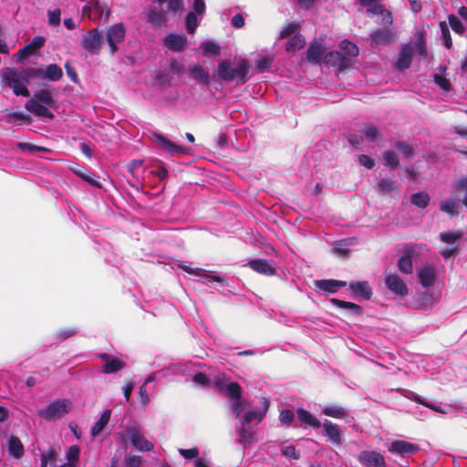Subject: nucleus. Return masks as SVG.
Listing matches in <instances>:
<instances>
[{
  "label": "nucleus",
  "mask_w": 467,
  "mask_h": 467,
  "mask_svg": "<svg viewBox=\"0 0 467 467\" xmlns=\"http://www.w3.org/2000/svg\"><path fill=\"white\" fill-rule=\"evenodd\" d=\"M248 73L249 63L244 58L238 61L236 68H233L231 67V62L228 59H223L218 64V77L225 82H231L234 79H236L237 84L244 85L250 78Z\"/></svg>",
  "instance_id": "f257e3e1"
},
{
  "label": "nucleus",
  "mask_w": 467,
  "mask_h": 467,
  "mask_svg": "<svg viewBox=\"0 0 467 467\" xmlns=\"http://www.w3.org/2000/svg\"><path fill=\"white\" fill-rule=\"evenodd\" d=\"M5 84L13 89L16 96L29 97L30 91L27 88V79L24 78L19 69L6 67L3 72Z\"/></svg>",
  "instance_id": "f03ea898"
},
{
  "label": "nucleus",
  "mask_w": 467,
  "mask_h": 467,
  "mask_svg": "<svg viewBox=\"0 0 467 467\" xmlns=\"http://www.w3.org/2000/svg\"><path fill=\"white\" fill-rule=\"evenodd\" d=\"M71 408V402L67 400H57L47 408L39 410L37 415L48 421L56 420L66 415Z\"/></svg>",
  "instance_id": "7ed1b4c3"
},
{
  "label": "nucleus",
  "mask_w": 467,
  "mask_h": 467,
  "mask_svg": "<svg viewBox=\"0 0 467 467\" xmlns=\"http://www.w3.org/2000/svg\"><path fill=\"white\" fill-rule=\"evenodd\" d=\"M104 42L103 35L99 29L89 30L81 41V46L90 54H98L102 47Z\"/></svg>",
  "instance_id": "20e7f679"
},
{
  "label": "nucleus",
  "mask_w": 467,
  "mask_h": 467,
  "mask_svg": "<svg viewBox=\"0 0 467 467\" xmlns=\"http://www.w3.org/2000/svg\"><path fill=\"white\" fill-rule=\"evenodd\" d=\"M261 403L263 408H256L245 412L244 415L243 425L253 427L254 425H257L263 420L269 408V400L263 397L261 398Z\"/></svg>",
  "instance_id": "39448f33"
},
{
  "label": "nucleus",
  "mask_w": 467,
  "mask_h": 467,
  "mask_svg": "<svg viewBox=\"0 0 467 467\" xmlns=\"http://www.w3.org/2000/svg\"><path fill=\"white\" fill-rule=\"evenodd\" d=\"M125 33L126 31L122 23L113 25L107 28L106 40L109 46L111 54H114L118 50L117 45L124 41Z\"/></svg>",
  "instance_id": "423d86ee"
},
{
  "label": "nucleus",
  "mask_w": 467,
  "mask_h": 467,
  "mask_svg": "<svg viewBox=\"0 0 467 467\" xmlns=\"http://www.w3.org/2000/svg\"><path fill=\"white\" fill-rule=\"evenodd\" d=\"M127 435L135 449L140 451H150L153 450V444L147 440L143 433L137 428L131 427L127 429Z\"/></svg>",
  "instance_id": "0eeeda50"
},
{
  "label": "nucleus",
  "mask_w": 467,
  "mask_h": 467,
  "mask_svg": "<svg viewBox=\"0 0 467 467\" xmlns=\"http://www.w3.org/2000/svg\"><path fill=\"white\" fill-rule=\"evenodd\" d=\"M385 285L393 294L405 297L409 294L407 285L398 274H386Z\"/></svg>",
  "instance_id": "6e6552de"
},
{
  "label": "nucleus",
  "mask_w": 467,
  "mask_h": 467,
  "mask_svg": "<svg viewBox=\"0 0 467 467\" xmlns=\"http://www.w3.org/2000/svg\"><path fill=\"white\" fill-rule=\"evenodd\" d=\"M97 357L104 362L100 369L104 374L116 373L126 366L125 362L108 353H99Z\"/></svg>",
  "instance_id": "1a4fd4ad"
},
{
  "label": "nucleus",
  "mask_w": 467,
  "mask_h": 467,
  "mask_svg": "<svg viewBox=\"0 0 467 467\" xmlns=\"http://www.w3.org/2000/svg\"><path fill=\"white\" fill-rule=\"evenodd\" d=\"M358 460L366 467H386L384 457L374 451H362Z\"/></svg>",
  "instance_id": "9d476101"
},
{
  "label": "nucleus",
  "mask_w": 467,
  "mask_h": 467,
  "mask_svg": "<svg viewBox=\"0 0 467 467\" xmlns=\"http://www.w3.org/2000/svg\"><path fill=\"white\" fill-rule=\"evenodd\" d=\"M420 448L417 444L410 443L406 441H395L391 443L389 451L401 456H410L419 451Z\"/></svg>",
  "instance_id": "9b49d317"
},
{
  "label": "nucleus",
  "mask_w": 467,
  "mask_h": 467,
  "mask_svg": "<svg viewBox=\"0 0 467 467\" xmlns=\"http://www.w3.org/2000/svg\"><path fill=\"white\" fill-rule=\"evenodd\" d=\"M187 43V36L184 34H168L164 39V46L174 52L182 51Z\"/></svg>",
  "instance_id": "f8f14e48"
},
{
  "label": "nucleus",
  "mask_w": 467,
  "mask_h": 467,
  "mask_svg": "<svg viewBox=\"0 0 467 467\" xmlns=\"http://www.w3.org/2000/svg\"><path fill=\"white\" fill-rule=\"evenodd\" d=\"M418 277L420 284L429 288L434 285L436 278V272L433 265L430 264L424 265L422 267L418 269Z\"/></svg>",
  "instance_id": "ddd939ff"
},
{
  "label": "nucleus",
  "mask_w": 467,
  "mask_h": 467,
  "mask_svg": "<svg viewBox=\"0 0 467 467\" xmlns=\"http://www.w3.org/2000/svg\"><path fill=\"white\" fill-rule=\"evenodd\" d=\"M347 282L335 279L315 280L314 286L324 293L335 294L338 289L345 287Z\"/></svg>",
  "instance_id": "4468645a"
},
{
  "label": "nucleus",
  "mask_w": 467,
  "mask_h": 467,
  "mask_svg": "<svg viewBox=\"0 0 467 467\" xmlns=\"http://www.w3.org/2000/svg\"><path fill=\"white\" fill-rule=\"evenodd\" d=\"M321 427L323 428L324 434L333 444H341L343 433L337 424L327 420L323 424H321Z\"/></svg>",
  "instance_id": "2eb2a0df"
},
{
  "label": "nucleus",
  "mask_w": 467,
  "mask_h": 467,
  "mask_svg": "<svg viewBox=\"0 0 467 467\" xmlns=\"http://www.w3.org/2000/svg\"><path fill=\"white\" fill-rule=\"evenodd\" d=\"M25 108L26 110L37 117H45L50 119H54V114L47 109V107L43 105V103L36 101L35 99H29L26 102Z\"/></svg>",
  "instance_id": "dca6fc26"
},
{
  "label": "nucleus",
  "mask_w": 467,
  "mask_h": 467,
  "mask_svg": "<svg viewBox=\"0 0 467 467\" xmlns=\"http://www.w3.org/2000/svg\"><path fill=\"white\" fill-rule=\"evenodd\" d=\"M45 45V38L43 36H36L31 43L20 48L15 55L18 61L28 57L34 53L35 50L43 47Z\"/></svg>",
  "instance_id": "f3484780"
},
{
  "label": "nucleus",
  "mask_w": 467,
  "mask_h": 467,
  "mask_svg": "<svg viewBox=\"0 0 467 467\" xmlns=\"http://www.w3.org/2000/svg\"><path fill=\"white\" fill-rule=\"evenodd\" d=\"M348 288L355 296L366 300H369L373 294L368 281L351 282Z\"/></svg>",
  "instance_id": "a211bd4d"
},
{
  "label": "nucleus",
  "mask_w": 467,
  "mask_h": 467,
  "mask_svg": "<svg viewBox=\"0 0 467 467\" xmlns=\"http://www.w3.org/2000/svg\"><path fill=\"white\" fill-rule=\"evenodd\" d=\"M324 51L325 49L321 42L314 40L313 42L310 43L306 52L307 61L312 64H319L324 55Z\"/></svg>",
  "instance_id": "6ab92c4d"
},
{
  "label": "nucleus",
  "mask_w": 467,
  "mask_h": 467,
  "mask_svg": "<svg viewBox=\"0 0 467 467\" xmlns=\"http://www.w3.org/2000/svg\"><path fill=\"white\" fill-rule=\"evenodd\" d=\"M370 36L371 46L387 45L393 39V32L389 28H381L373 31Z\"/></svg>",
  "instance_id": "aec40b11"
},
{
  "label": "nucleus",
  "mask_w": 467,
  "mask_h": 467,
  "mask_svg": "<svg viewBox=\"0 0 467 467\" xmlns=\"http://www.w3.org/2000/svg\"><path fill=\"white\" fill-rule=\"evenodd\" d=\"M72 171L77 176H78L79 178H81L83 181L87 182L90 185H92L96 188H99V189L102 188V184L99 182V177L95 175L94 173L88 171L86 168L78 167V168L72 169Z\"/></svg>",
  "instance_id": "412c9836"
},
{
  "label": "nucleus",
  "mask_w": 467,
  "mask_h": 467,
  "mask_svg": "<svg viewBox=\"0 0 467 467\" xmlns=\"http://www.w3.org/2000/svg\"><path fill=\"white\" fill-rule=\"evenodd\" d=\"M249 266L255 272L265 275H273L275 268L265 259H253L249 261Z\"/></svg>",
  "instance_id": "4be33fe9"
},
{
  "label": "nucleus",
  "mask_w": 467,
  "mask_h": 467,
  "mask_svg": "<svg viewBox=\"0 0 467 467\" xmlns=\"http://www.w3.org/2000/svg\"><path fill=\"white\" fill-rule=\"evenodd\" d=\"M412 47L409 45L404 46L399 55L396 62V67L400 70H404L410 67L412 59Z\"/></svg>",
  "instance_id": "5701e85b"
},
{
  "label": "nucleus",
  "mask_w": 467,
  "mask_h": 467,
  "mask_svg": "<svg viewBox=\"0 0 467 467\" xmlns=\"http://www.w3.org/2000/svg\"><path fill=\"white\" fill-rule=\"evenodd\" d=\"M296 414L302 425L310 426L315 429L321 427V422L306 410L298 408Z\"/></svg>",
  "instance_id": "b1692460"
},
{
  "label": "nucleus",
  "mask_w": 467,
  "mask_h": 467,
  "mask_svg": "<svg viewBox=\"0 0 467 467\" xmlns=\"http://www.w3.org/2000/svg\"><path fill=\"white\" fill-rule=\"evenodd\" d=\"M155 138L158 140V142L160 143V145L162 146L163 148L167 149L171 155H173L175 152L181 153V154L188 153V150L184 147L176 145L175 143H173L172 141L168 140L163 135L156 134Z\"/></svg>",
  "instance_id": "393cba45"
},
{
  "label": "nucleus",
  "mask_w": 467,
  "mask_h": 467,
  "mask_svg": "<svg viewBox=\"0 0 467 467\" xmlns=\"http://www.w3.org/2000/svg\"><path fill=\"white\" fill-rule=\"evenodd\" d=\"M412 254V250H407L398 260V268L405 275H410L413 272Z\"/></svg>",
  "instance_id": "a878e982"
},
{
  "label": "nucleus",
  "mask_w": 467,
  "mask_h": 467,
  "mask_svg": "<svg viewBox=\"0 0 467 467\" xmlns=\"http://www.w3.org/2000/svg\"><path fill=\"white\" fill-rule=\"evenodd\" d=\"M63 77L62 68L57 64H49L46 69H42L41 78L50 81H57Z\"/></svg>",
  "instance_id": "bb28decb"
},
{
  "label": "nucleus",
  "mask_w": 467,
  "mask_h": 467,
  "mask_svg": "<svg viewBox=\"0 0 467 467\" xmlns=\"http://www.w3.org/2000/svg\"><path fill=\"white\" fill-rule=\"evenodd\" d=\"M330 302L334 306H336L339 308H343V309H347V310L350 311L351 314H353L355 316H361L363 313L362 307L356 303L348 302V301L340 300L337 298H331Z\"/></svg>",
  "instance_id": "cd10ccee"
},
{
  "label": "nucleus",
  "mask_w": 467,
  "mask_h": 467,
  "mask_svg": "<svg viewBox=\"0 0 467 467\" xmlns=\"http://www.w3.org/2000/svg\"><path fill=\"white\" fill-rule=\"evenodd\" d=\"M190 74L192 78L198 82H202L204 85H208L210 83L209 74L199 64L190 66Z\"/></svg>",
  "instance_id": "c85d7f7f"
},
{
  "label": "nucleus",
  "mask_w": 467,
  "mask_h": 467,
  "mask_svg": "<svg viewBox=\"0 0 467 467\" xmlns=\"http://www.w3.org/2000/svg\"><path fill=\"white\" fill-rule=\"evenodd\" d=\"M110 415H111L110 410H106L102 412L99 420L95 423V425L92 427V429L90 431V434L92 437L98 436L103 431V429L106 427V425L109 421Z\"/></svg>",
  "instance_id": "c756f323"
},
{
  "label": "nucleus",
  "mask_w": 467,
  "mask_h": 467,
  "mask_svg": "<svg viewBox=\"0 0 467 467\" xmlns=\"http://www.w3.org/2000/svg\"><path fill=\"white\" fill-rule=\"evenodd\" d=\"M146 21L153 26H160L166 21V15L162 10L150 8L146 12Z\"/></svg>",
  "instance_id": "7c9ffc66"
},
{
  "label": "nucleus",
  "mask_w": 467,
  "mask_h": 467,
  "mask_svg": "<svg viewBox=\"0 0 467 467\" xmlns=\"http://www.w3.org/2000/svg\"><path fill=\"white\" fill-rule=\"evenodd\" d=\"M377 188L379 192H380L383 194L390 193L393 192H400V187L397 184V182L389 178L380 180L377 184Z\"/></svg>",
  "instance_id": "2f4dec72"
},
{
  "label": "nucleus",
  "mask_w": 467,
  "mask_h": 467,
  "mask_svg": "<svg viewBox=\"0 0 467 467\" xmlns=\"http://www.w3.org/2000/svg\"><path fill=\"white\" fill-rule=\"evenodd\" d=\"M8 450L10 454L16 458H21L23 456L24 446L18 437L11 436L8 441Z\"/></svg>",
  "instance_id": "473e14b6"
},
{
  "label": "nucleus",
  "mask_w": 467,
  "mask_h": 467,
  "mask_svg": "<svg viewBox=\"0 0 467 467\" xmlns=\"http://www.w3.org/2000/svg\"><path fill=\"white\" fill-rule=\"evenodd\" d=\"M89 5L100 18L107 20L109 17L110 8L106 3H100L98 0H92L89 2Z\"/></svg>",
  "instance_id": "72a5a7b5"
},
{
  "label": "nucleus",
  "mask_w": 467,
  "mask_h": 467,
  "mask_svg": "<svg viewBox=\"0 0 467 467\" xmlns=\"http://www.w3.org/2000/svg\"><path fill=\"white\" fill-rule=\"evenodd\" d=\"M306 44L305 37L301 34H296L292 36L285 46V50L287 52H294L296 50H299L304 47Z\"/></svg>",
  "instance_id": "f704fd0d"
},
{
  "label": "nucleus",
  "mask_w": 467,
  "mask_h": 467,
  "mask_svg": "<svg viewBox=\"0 0 467 467\" xmlns=\"http://www.w3.org/2000/svg\"><path fill=\"white\" fill-rule=\"evenodd\" d=\"M322 411L325 415L336 419H344L348 414L346 410L339 405L326 406Z\"/></svg>",
  "instance_id": "c9c22d12"
},
{
  "label": "nucleus",
  "mask_w": 467,
  "mask_h": 467,
  "mask_svg": "<svg viewBox=\"0 0 467 467\" xmlns=\"http://www.w3.org/2000/svg\"><path fill=\"white\" fill-rule=\"evenodd\" d=\"M32 99H35L36 101L51 108L55 106V100L48 89H40L36 91Z\"/></svg>",
  "instance_id": "e433bc0d"
},
{
  "label": "nucleus",
  "mask_w": 467,
  "mask_h": 467,
  "mask_svg": "<svg viewBox=\"0 0 467 467\" xmlns=\"http://www.w3.org/2000/svg\"><path fill=\"white\" fill-rule=\"evenodd\" d=\"M410 202L419 208H425L430 202V196L425 192H416L411 195Z\"/></svg>",
  "instance_id": "4c0bfd02"
},
{
  "label": "nucleus",
  "mask_w": 467,
  "mask_h": 467,
  "mask_svg": "<svg viewBox=\"0 0 467 467\" xmlns=\"http://www.w3.org/2000/svg\"><path fill=\"white\" fill-rule=\"evenodd\" d=\"M226 394L232 400H240L242 398V388L237 382H230L226 386Z\"/></svg>",
  "instance_id": "58836bf2"
},
{
  "label": "nucleus",
  "mask_w": 467,
  "mask_h": 467,
  "mask_svg": "<svg viewBox=\"0 0 467 467\" xmlns=\"http://www.w3.org/2000/svg\"><path fill=\"white\" fill-rule=\"evenodd\" d=\"M341 57L339 51H330L324 56V62L338 70Z\"/></svg>",
  "instance_id": "ea45409f"
},
{
  "label": "nucleus",
  "mask_w": 467,
  "mask_h": 467,
  "mask_svg": "<svg viewBox=\"0 0 467 467\" xmlns=\"http://www.w3.org/2000/svg\"><path fill=\"white\" fill-rule=\"evenodd\" d=\"M340 49L348 56L356 57L358 55V47L348 39L340 42Z\"/></svg>",
  "instance_id": "a19ab883"
},
{
  "label": "nucleus",
  "mask_w": 467,
  "mask_h": 467,
  "mask_svg": "<svg viewBox=\"0 0 467 467\" xmlns=\"http://www.w3.org/2000/svg\"><path fill=\"white\" fill-rule=\"evenodd\" d=\"M399 159L397 154L392 150H386L383 153V165L389 166L392 169H395L399 166Z\"/></svg>",
  "instance_id": "79ce46f5"
},
{
  "label": "nucleus",
  "mask_w": 467,
  "mask_h": 467,
  "mask_svg": "<svg viewBox=\"0 0 467 467\" xmlns=\"http://www.w3.org/2000/svg\"><path fill=\"white\" fill-rule=\"evenodd\" d=\"M455 190L462 193V202L467 209V176L462 177L455 184Z\"/></svg>",
  "instance_id": "37998d69"
},
{
  "label": "nucleus",
  "mask_w": 467,
  "mask_h": 467,
  "mask_svg": "<svg viewBox=\"0 0 467 467\" xmlns=\"http://www.w3.org/2000/svg\"><path fill=\"white\" fill-rule=\"evenodd\" d=\"M441 210L451 216L458 213L457 202L454 199H448L441 204Z\"/></svg>",
  "instance_id": "c03bdc74"
},
{
  "label": "nucleus",
  "mask_w": 467,
  "mask_h": 467,
  "mask_svg": "<svg viewBox=\"0 0 467 467\" xmlns=\"http://www.w3.org/2000/svg\"><path fill=\"white\" fill-rule=\"evenodd\" d=\"M462 232H446L440 234V239L446 244H453L457 240L462 238Z\"/></svg>",
  "instance_id": "a18cd8bd"
},
{
  "label": "nucleus",
  "mask_w": 467,
  "mask_h": 467,
  "mask_svg": "<svg viewBox=\"0 0 467 467\" xmlns=\"http://www.w3.org/2000/svg\"><path fill=\"white\" fill-rule=\"evenodd\" d=\"M19 71L22 73L24 78L27 79L28 84L31 78H41L42 77V68L29 67L26 68L19 69Z\"/></svg>",
  "instance_id": "49530a36"
},
{
  "label": "nucleus",
  "mask_w": 467,
  "mask_h": 467,
  "mask_svg": "<svg viewBox=\"0 0 467 467\" xmlns=\"http://www.w3.org/2000/svg\"><path fill=\"white\" fill-rule=\"evenodd\" d=\"M448 21L451 29L457 34H462L465 30L462 23L455 15H449Z\"/></svg>",
  "instance_id": "de8ad7c7"
},
{
  "label": "nucleus",
  "mask_w": 467,
  "mask_h": 467,
  "mask_svg": "<svg viewBox=\"0 0 467 467\" xmlns=\"http://www.w3.org/2000/svg\"><path fill=\"white\" fill-rule=\"evenodd\" d=\"M186 30L189 34H193L198 27V20L196 14L193 12L188 13L186 16Z\"/></svg>",
  "instance_id": "09e8293b"
},
{
  "label": "nucleus",
  "mask_w": 467,
  "mask_h": 467,
  "mask_svg": "<svg viewBox=\"0 0 467 467\" xmlns=\"http://www.w3.org/2000/svg\"><path fill=\"white\" fill-rule=\"evenodd\" d=\"M440 27H441V37L442 39L444 40V46L450 49L452 46V41H451V33H450V30H449V27L446 24L445 21H441L440 23Z\"/></svg>",
  "instance_id": "8fccbe9b"
},
{
  "label": "nucleus",
  "mask_w": 467,
  "mask_h": 467,
  "mask_svg": "<svg viewBox=\"0 0 467 467\" xmlns=\"http://www.w3.org/2000/svg\"><path fill=\"white\" fill-rule=\"evenodd\" d=\"M299 29V25L296 22L289 23L279 34V39H285L295 34Z\"/></svg>",
  "instance_id": "3c124183"
},
{
  "label": "nucleus",
  "mask_w": 467,
  "mask_h": 467,
  "mask_svg": "<svg viewBox=\"0 0 467 467\" xmlns=\"http://www.w3.org/2000/svg\"><path fill=\"white\" fill-rule=\"evenodd\" d=\"M202 48L206 55H214L219 56L221 53V48L218 45L213 42L206 41L202 44Z\"/></svg>",
  "instance_id": "603ef678"
},
{
  "label": "nucleus",
  "mask_w": 467,
  "mask_h": 467,
  "mask_svg": "<svg viewBox=\"0 0 467 467\" xmlns=\"http://www.w3.org/2000/svg\"><path fill=\"white\" fill-rule=\"evenodd\" d=\"M273 63V58L269 57H263L259 58L256 62V71L257 72H265L270 69Z\"/></svg>",
  "instance_id": "864d4df0"
},
{
  "label": "nucleus",
  "mask_w": 467,
  "mask_h": 467,
  "mask_svg": "<svg viewBox=\"0 0 467 467\" xmlns=\"http://www.w3.org/2000/svg\"><path fill=\"white\" fill-rule=\"evenodd\" d=\"M393 147L397 150H401V152L408 158H410L414 155L413 148L410 144H407L403 141L394 142Z\"/></svg>",
  "instance_id": "5fc2aeb1"
},
{
  "label": "nucleus",
  "mask_w": 467,
  "mask_h": 467,
  "mask_svg": "<svg viewBox=\"0 0 467 467\" xmlns=\"http://www.w3.org/2000/svg\"><path fill=\"white\" fill-rule=\"evenodd\" d=\"M245 425H243L242 424V427L240 428V430L238 431V435H239V441L240 443L242 444H248V443H251L252 441H253V434L250 431L246 430L244 428Z\"/></svg>",
  "instance_id": "6e6d98bb"
},
{
  "label": "nucleus",
  "mask_w": 467,
  "mask_h": 467,
  "mask_svg": "<svg viewBox=\"0 0 467 467\" xmlns=\"http://www.w3.org/2000/svg\"><path fill=\"white\" fill-rule=\"evenodd\" d=\"M433 80L435 84H437L442 90L449 91L451 88V85L449 79H447L445 77L435 74L433 76Z\"/></svg>",
  "instance_id": "4d7b16f0"
},
{
  "label": "nucleus",
  "mask_w": 467,
  "mask_h": 467,
  "mask_svg": "<svg viewBox=\"0 0 467 467\" xmlns=\"http://www.w3.org/2000/svg\"><path fill=\"white\" fill-rule=\"evenodd\" d=\"M281 453L290 459L298 460L300 458V452L293 445L284 447L281 450Z\"/></svg>",
  "instance_id": "13d9d810"
},
{
  "label": "nucleus",
  "mask_w": 467,
  "mask_h": 467,
  "mask_svg": "<svg viewBox=\"0 0 467 467\" xmlns=\"http://www.w3.org/2000/svg\"><path fill=\"white\" fill-rule=\"evenodd\" d=\"M48 16V24L51 26H58L60 24V16L61 10L59 8H56L54 10L47 11Z\"/></svg>",
  "instance_id": "bf43d9fd"
},
{
  "label": "nucleus",
  "mask_w": 467,
  "mask_h": 467,
  "mask_svg": "<svg viewBox=\"0 0 467 467\" xmlns=\"http://www.w3.org/2000/svg\"><path fill=\"white\" fill-rule=\"evenodd\" d=\"M79 453H80V450H79L78 446H77V445H72L67 449V459L69 464H71L78 460Z\"/></svg>",
  "instance_id": "052dcab7"
},
{
  "label": "nucleus",
  "mask_w": 467,
  "mask_h": 467,
  "mask_svg": "<svg viewBox=\"0 0 467 467\" xmlns=\"http://www.w3.org/2000/svg\"><path fill=\"white\" fill-rule=\"evenodd\" d=\"M334 252L342 256H348L349 250L347 248V244L344 241H338L334 244Z\"/></svg>",
  "instance_id": "680f3d73"
},
{
  "label": "nucleus",
  "mask_w": 467,
  "mask_h": 467,
  "mask_svg": "<svg viewBox=\"0 0 467 467\" xmlns=\"http://www.w3.org/2000/svg\"><path fill=\"white\" fill-rule=\"evenodd\" d=\"M179 453L187 460L195 459L199 456V450L197 448L191 449H179Z\"/></svg>",
  "instance_id": "e2e57ef3"
},
{
  "label": "nucleus",
  "mask_w": 467,
  "mask_h": 467,
  "mask_svg": "<svg viewBox=\"0 0 467 467\" xmlns=\"http://www.w3.org/2000/svg\"><path fill=\"white\" fill-rule=\"evenodd\" d=\"M295 419V414L291 410H283L280 412L279 420L284 424H290Z\"/></svg>",
  "instance_id": "0e129e2a"
},
{
  "label": "nucleus",
  "mask_w": 467,
  "mask_h": 467,
  "mask_svg": "<svg viewBox=\"0 0 467 467\" xmlns=\"http://www.w3.org/2000/svg\"><path fill=\"white\" fill-rule=\"evenodd\" d=\"M125 462L128 467H140L142 462V458L138 455H128L125 458Z\"/></svg>",
  "instance_id": "69168bd1"
},
{
  "label": "nucleus",
  "mask_w": 467,
  "mask_h": 467,
  "mask_svg": "<svg viewBox=\"0 0 467 467\" xmlns=\"http://www.w3.org/2000/svg\"><path fill=\"white\" fill-rule=\"evenodd\" d=\"M77 333H78V329H76V328H73V327L65 328V329L60 330L57 333V338L60 341H64V340L69 338L70 337L76 335Z\"/></svg>",
  "instance_id": "338daca9"
},
{
  "label": "nucleus",
  "mask_w": 467,
  "mask_h": 467,
  "mask_svg": "<svg viewBox=\"0 0 467 467\" xmlns=\"http://www.w3.org/2000/svg\"><path fill=\"white\" fill-rule=\"evenodd\" d=\"M364 133L368 139L370 140H375L379 136V130L374 125H368L366 127Z\"/></svg>",
  "instance_id": "774afa93"
}]
</instances>
